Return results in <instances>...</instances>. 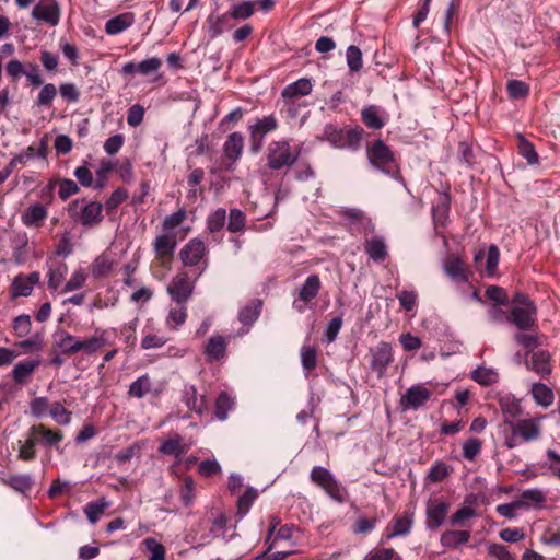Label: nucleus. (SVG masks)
I'll use <instances>...</instances> for the list:
<instances>
[{
	"label": "nucleus",
	"mask_w": 560,
	"mask_h": 560,
	"mask_svg": "<svg viewBox=\"0 0 560 560\" xmlns=\"http://www.w3.org/2000/svg\"><path fill=\"white\" fill-rule=\"evenodd\" d=\"M443 271L455 283H469L470 270L458 256H450L443 262Z\"/></svg>",
	"instance_id": "nucleus-19"
},
{
	"label": "nucleus",
	"mask_w": 560,
	"mask_h": 560,
	"mask_svg": "<svg viewBox=\"0 0 560 560\" xmlns=\"http://www.w3.org/2000/svg\"><path fill=\"white\" fill-rule=\"evenodd\" d=\"M506 91L510 98L521 100L529 94V86L524 81L512 79L508 81Z\"/></svg>",
	"instance_id": "nucleus-59"
},
{
	"label": "nucleus",
	"mask_w": 560,
	"mask_h": 560,
	"mask_svg": "<svg viewBox=\"0 0 560 560\" xmlns=\"http://www.w3.org/2000/svg\"><path fill=\"white\" fill-rule=\"evenodd\" d=\"M207 247L199 238H192L179 252V258L185 266L195 267L202 265L197 278H199L208 268Z\"/></svg>",
	"instance_id": "nucleus-11"
},
{
	"label": "nucleus",
	"mask_w": 560,
	"mask_h": 560,
	"mask_svg": "<svg viewBox=\"0 0 560 560\" xmlns=\"http://www.w3.org/2000/svg\"><path fill=\"white\" fill-rule=\"evenodd\" d=\"M34 483V479L31 475H14L11 476L8 480V485L14 489L15 491L25 493L26 491L31 490L32 486Z\"/></svg>",
	"instance_id": "nucleus-64"
},
{
	"label": "nucleus",
	"mask_w": 560,
	"mask_h": 560,
	"mask_svg": "<svg viewBox=\"0 0 560 560\" xmlns=\"http://www.w3.org/2000/svg\"><path fill=\"white\" fill-rule=\"evenodd\" d=\"M346 60L349 71L354 73L363 68L362 51L355 45L348 46L346 50Z\"/></svg>",
	"instance_id": "nucleus-50"
},
{
	"label": "nucleus",
	"mask_w": 560,
	"mask_h": 560,
	"mask_svg": "<svg viewBox=\"0 0 560 560\" xmlns=\"http://www.w3.org/2000/svg\"><path fill=\"white\" fill-rule=\"evenodd\" d=\"M313 91L312 80L308 78H301L288 84L281 92V96L285 102L291 100L307 96Z\"/></svg>",
	"instance_id": "nucleus-30"
},
{
	"label": "nucleus",
	"mask_w": 560,
	"mask_h": 560,
	"mask_svg": "<svg viewBox=\"0 0 560 560\" xmlns=\"http://www.w3.org/2000/svg\"><path fill=\"white\" fill-rule=\"evenodd\" d=\"M514 339L517 345L525 349L527 352H533L536 348L541 346L540 336L533 331L518 330L515 334Z\"/></svg>",
	"instance_id": "nucleus-46"
},
{
	"label": "nucleus",
	"mask_w": 560,
	"mask_h": 560,
	"mask_svg": "<svg viewBox=\"0 0 560 560\" xmlns=\"http://www.w3.org/2000/svg\"><path fill=\"white\" fill-rule=\"evenodd\" d=\"M25 441L19 440V455L18 457L22 460L30 462L36 457V438H31L28 434Z\"/></svg>",
	"instance_id": "nucleus-56"
},
{
	"label": "nucleus",
	"mask_w": 560,
	"mask_h": 560,
	"mask_svg": "<svg viewBox=\"0 0 560 560\" xmlns=\"http://www.w3.org/2000/svg\"><path fill=\"white\" fill-rule=\"evenodd\" d=\"M310 480L324 491L334 502L345 504L349 500V491L338 478L326 467L316 465L310 471Z\"/></svg>",
	"instance_id": "nucleus-5"
},
{
	"label": "nucleus",
	"mask_w": 560,
	"mask_h": 560,
	"mask_svg": "<svg viewBox=\"0 0 560 560\" xmlns=\"http://www.w3.org/2000/svg\"><path fill=\"white\" fill-rule=\"evenodd\" d=\"M451 194L448 190L439 192L438 203L432 205L431 214L435 228H445L450 220Z\"/></svg>",
	"instance_id": "nucleus-23"
},
{
	"label": "nucleus",
	"mask_w": 560,
	"mask_h": 560,
	"mask_svg": "<svg viewBox=\"0 0 560 560\" xmlns=\"http://www.w3.org/2000/svg\"><path fill=\"white\" fill-rule=\"evenodd\" d=\"M372 360L370 363L371 370L377 374L378 377L385 375L387 368L393 362L392 345L386 341H381L375 348L370 350Z\"/></svg>",
	"instance_id": "nucleus-15"
},
{
	"label": "nucleus",
	"mask_w": 560,
	"mask_h": 560,
	"mask_svg": "<svg viewBox=\"0 0 560 560\" xmlns=\"http://www.w3.org/2000/svg\"><path fill=\"white\" fill-rule=\"evenodd\" d=\"M28 436L36 438L37 444L45 447H58L63 439L61 431L48 429L44 424L32 425L28 430Z\"/></svg>",
	"instance_id": "nucleus-24"
},
{
	"label": "nucleus",
	"mask_w": 560,
	"mask_h": 560,
	"mask_svg": "<svg viewBox=\"0 0 560 560\" xmlns=\"http://www.w3.org/2000/svg\"><path fill=\"white\" fill-rule=\"evenodd\" d=\"M135 23L132 13H122L109 19L105 24V32L108 35H118Z\"/></svg>",
	"instance_id": "nucleus-40"
},
{
	"label": "nucleus",
	"mask_w": 560,
	"mask_h": 560,
	"mask_svg": "<svg viewBox=\"0 0 560 560\" xmlns=\"http://www.w3.org/2000/svg\"><path fill=\"white\" fill-rule=\"evenodd\" d=\"M106 330H102L100 336H92L85 340H79L72 334L58 329L52 334L54 349L66 357L73 355L83 351L86 355H92L106 345L104 335Z\"/></svg>",
	"instance_id": "nucleus-3"
},
{
	"label": "nucleus",
	"mask_w": 560,
	"mask_h": 560,
	"mask_svg": "<svg viewBox=\"0 0 560 560\" xmlns=\"http://www.w3.org/2000/svg\"><path fill=\"white\" fill-rule=\"evenodd\" d=\"M364 250L369 258L376 264L385 261L388 256L387 245L383 236L365 238Z\"/></svg>",
	"instance_id": "nucleus-29"
},
{
	"label": "nucleus",
	"mask_w": 560,
	"mask_h": 560,
	"mask_svg": "<svg viewBox=\"0 0 560 560\" xmlns=\"http://www.w3.org/2000/svg\"><path fill=\"white\" fill-rule=\"evenodd\" d=\"M151 380L148 374L139 376L129 386L128 394L135 398H142L151 390Z\"/></svg>",
	"instance_id": "nucleus-48"
},
{
	"label": "nucleus",
	"mask_w": 560,
	"mask_h": 560,
	"mask_svg": "<svg viewBox=\"0 0 560 560\" xmlns=\"http://www.w3.org/2000/svg\"><path fill=\"white\" fill-rule=\"evenodd\" d=\"M516 138L518 154L527 161L528 165H537L539 156L534 143L522 133H517Z\"/></svg>",
	"instance_id": "nucleus-42"
},
{
	"label": "nucleus",
	"mask_w": 560,
	"mask_h": 560,
	"mask_svg": "<svg viewBox=\"0 0 560 560\" xmlns=\"http://www.w3.org/2000/svg\"><path fill=\"white\" fill-rule=\"evenodd\" d=\"M320 290V279L317 275L308 276L302 283L299 295L294 299L292 306L299 313H304L306 304L311 303Z\"/></svg>",
	"instance_id": "nucleus-14"
},
{
	"label": "nucleus",
	"mask_w": 560,
	"mask_h": 560,
	"mask_svg": "<svg viewBox=\"0 0 560 560\" xmlns=\"http://www.w3.org/2000/svg\"><path fill=\"white\" fill-rule=\"evenodd\" d=\"M451 504L443 498H430L425 502V529L438 530L446 521Z\"/></svg>",
	"instance_id": "nucleus-12"
},
{
	"label": "nucleus",
	"mask_w": 560,
	"mask_h": 560,
	"mask_svg": "<svg viewBox=\"0 0 560 560\" xmlns=\"http://www.w3.org/2000/svg\"><path fill=\"white\" fill-rule=\"evenodd\" d=\"M452 467L442 460L435 462L428 471L427 479L430 482L443 481L451 472Z\"/></svg>",
	"instance_id": "nucleus-52"
},
{
	"label": "nucleus",
	"mask_w": 560,
	"mask_h": 560,
	"mask_svg": "<svg viewBox=\"0 0 560 560\" xmlns=\"http://www.w3.org/2000/svg\"><path fill=\"white\" fill-rule=\"evenodd\" d=\"M39 364V359H26L18 362L11 371L13 381L18 384H24Z\"/></svg>",
	"instance_id": "nucleus-37"
},
{
	"label": "nucleus",
	"mask_w": 560,
	"mask_h": 560,
	"mask_svg": "<svg viewBox=\"0 0 560 560\" xmlns=\"http://www.w3.org/2000/svg\"><path fill=\"white\" fill-rule=\"evenodd\" d=\"M49 399L46 396H39L30 401L31 415L37 419H42L49 415Z\"/></svg>",
	"instance_id": "nucleus-58"
},
{
	"label": "nucleus",
	"mask_w": 560,
	"mask_h": 560,
	"mask_svg": "<svg viewBox=\"0 0 560 560\" xmlns=\"http://www.w3.org/2000/svg\"><path fill=\"white\" fill-rule=\"evenodd\" d=\"M233 406L234 399L225 392L220 393L215 400V417L221 421L225 420Z\"/></svg>",
	"instance_id": "nucleus-54"
},
{
	"label": "nucleus",
	"mask_w": 560,
	"mask_h": 560,
	"mask_svg": "<svg viewBox=\"0 0 560 560\" xmlns=\"http://www.w3.org/2000/svg\"><path fill=\"white\" fill-rule=\"evenodd\" d=\"M366 158L375 170L407 188V183L401 175L398 158L383 139H376L366 147Z\"/></svg>",
	"instance_id": "nucleus-1"
},
{
	"label": "nucleus",
	"mask_w": 560,
	"mask_h": 560,
	"mask_svg": "<svg viewBox=\"0 0 560 560\" xmlns=\"http://www.w3.org/2000/svg\"><path fill=\"white\" fill-rule=\"evenodd\" d=\"M243 136L240 132L230 135L223 145L225 165L230 166L236 162L242 155L243 151Z\"/></svg>",
	"instance_id": "nucleus-31"
},
{
	"label": "nucleus",
	"mask_w": 560,
	"mask_h": 560,
	"mask_svg": "<svg viewBox=\"0 0 560 560\" xmlns=\"http://www.w3.org/2000/svg\"><path fill=\"white\" fill-rule=\"evenodd\" d=\"M431 393L423 385H413L409 387L400 398L402 410H417L425 405L430 399Z\"/></svg>",
	"instance_id": "nucleus-18"
},
{
	"label": "nucleus",
	"mask_w": 560,
	"mask_h": 560,
	"mask_svg": "<svg viewBox=\"0 0 560 560\" xmlns=\"http://www.w3.org/2000/svg\"><path fill=\"white\" fill-rule=\"evenodd\" d=\"M179 305V307L170 308L165 319L166 326L172 330H177L186 323L187 319V308L184 306V304Z\"/></svg>",
	"instance_id": "nucleus-47"
},
{
	"label": "nucleus",
	"mask_w": 560,
	"mask_h": 560,
	"mask_svg": "<svg viewBox=\"0 0 560 560\" xmlns=\"http://www.w3.org/2000/svg\"><path fill=\"white\" fill-rule=\"evenodd\" d=\"M32 18L56 26L60 21V7L56 0H39L32 10Z\"/></svg>",
	"instance_id": "nucleus-16"
},
{
	"label": "nucleus",
	"mask_w": 560,
	"mask_h": 560,
	"mask_svg": "<svg viewBox=\"0 0 560 560\" xmlns=\"http://www.w3.org/2000/svg\"><path fill=\"white\" fill-rule=\"evenodd\" d=\"M49 416L59 425H68L72 419L71 411L65 408L60 401H55L51 404Z\"/></svg>",
	"instance_id": "nucleus-51"
},
{
	"label": "nucleus",
	"mask_w": 560,
	"mask_h": 560,
	"mask_svg": "<svg viewBox=\"0 0 560 560\" xmlns=\"http://www.w3.org/2000/svg\"><path fill=\"white\" fill-rule=\"evenodd\" d=\"M11 243L14 245L13 247V259L15 264L22 265L25 262L27 246H28V236L25 231H14L11 238Z\"/></svg>",
	"instance_id": "nucleus-38"
},
{
	"label": "nucleus",
	"mask_w": 560,
	"mask_h": 560,
	"mask_svg": "<svg viewBox=\"0 0 560 560\" xmlns=\"http://www.w3.org/2000/svg\"><path fill=\"white\" fill-rule=\"evenodd\" d=\"M530 393L533 395L535 402L541 407L547 408L553 404V392L548 385L544 383H534L532 385Z\"/></svg>",
	"instance_id": "nucleus-43"
},
{
	"label": "nucleus",
	"mask_w": 560,
	"mask_h": 560,
	"mask_svg": "<svg viewBox=\"0 0 560 560\" xmlns=\"http://www.w3.org/2000/svg\"><path fill=\"white\" fill-rule=\"evenodd\" d=\"M102 209L103 205L101 202L82 198L71 201L68 212L73 221L85 228H91L97 225L103 220Z\"/></svg>",
	"instance_id": "nucleus-8"
},
{
	"label": "nucleus",
	"mask_w": 560,
	"mask_h": 560,
	"mask_svg": "<svg viewBox=\"0 0 560 560\" xmlns=\"http://www.w3.org/2000/svg\"><path fill=\"white\" fill-rule=\"evenodd\" d=\"M363 125L372 130H381L388 121V114L378 105H365L360 113Z\"/></svg>",
	"instance_id": "nucleus-20"
},
{
	"label": "nucleus",
	"mask_w": 560,
	"mask_h": 560,
	"mask_svg": "<svg viewBox=\"0 0 560 560\" xmlns=\"http://www.w3.org/2000/svg\"><path fill=\"white\" fill-rule=\"evenodd\" d=\"M107 506L108 503L104 499L92 501L84 506V514L91 524H95Z\"/></svg>",
	"instance_id": "nucleus-53"
},
{
	"label": "nucleus",
	"mask_w": 560,
	"mask_h": 560,
	"mask_svg": "<svg viewBox=\"0 0 560 560\" xmlns=\"http://www.w3.org/2000/svg\"><path fill=\"white\" fill-rule=\"evenodd\" d=\"M240 20H245V1L235 3L224 14H210L207 19L210 37L215 38L224 32L232 30Z\"/></svg>",
	"instance_id": "nucleus-9"
},
{
	"label": "nucleus",
	"mask_w": 560,
	"mask_h": 560,
	"mask_svg": "<svg viewBox=\"0 0 560 560\" xmlns=\"http://www.w3.org/2000/svg\"><path fill=\"white\" fill-rule=\"evenodd\" d=\"M470 539V532L468 530H445L441 534L440 542L444 548L456 549L465 545Z\"/></svg>",
	"instance_id": "nucleus-39"
},
{
	"label": "nucleus",
	"mask_w": 560,
	"mask_h": 560,
	"mask_svg": "<svg viewBox=\"0 0 560 560\" xmlns=\"http://www.w3.org/2000/svg\"><path fill=\"white\" fill-rule=\"evenodd\" d=\"M486 256V270L488 276H493L497 271L499 260H500V250L497 245L491 244L488 247L487 253L483 250H479L475 254V261L478 262L481 258Z\"/></svg>",
	"instance_id": "nucleus-44"
},
{
	"label": "nucleus",
	"mask_w": 560,
	"mask_h": 560,
	"mask_svg": "<svg viewBox=\"0 0 560 560\" xmlns=\"http://www.w3.org/2000/svg\"><path fill=\"white\" fill-rule=\"evenodd\" d=\"M176 246V235L164 231L153 242V250L161 260L172 258Z\"/></svg>",
	"instance_id": "nucleus-28"
},
{
	"label": "nucleus",
	"mask_w": 560,
	"mask_h": 560,
	"mask_svg": "<svg viewBox=\"0 0 560 560\" xmlns=\"http://www.w3.org/2000/svg\"><path fill=\"white\" fill-rule=\"evenodd\" d=\"M226 222V211L223 208H218L210 213L207 218V229L210 233L219 232L223 229Z\"/></svg>",
	"instance_id": "nucleus-60"
},
{
	"label": "nucleus",
	"mask_w": 560,
	"mask_h": 560,
	"mask_svg": "<svg viewBox=\"0 0 560 560\" xmlns=\"http://www.w3.org/2000/svg\"><path fill=\"white\" fill-rule=\"evenodd\" d=\"M508 427L511 433L505 436L503 442L508 450L515 448L523 443L537 441L541 436L540 418L517 419Z\"/></svg>",
	"instance_id": "nucleus-6"
},
{
	"label": "nucleus",
	"mask_w": 560,
	"mask_h": 560,
	"mask_svg": "<svg viewBox=\"0 0 560 560\" xmlns=\"http://www.w3.org/2000/svg\"><path fill=\"white\" fill-rule=\"evenodd\" d=\"M194 287L185 276H176L167 287L171 299L177 304H185L192 295Z\"/></svg>",
	"instance_id": "nucleus-26"
},
{
	"label": "nucleus",
	"mask_w": 560,
	"mask_h": 560,
	"mask_svg": "<svg viewBox=\"0 0 560 560\" xmlns=\"http://www.w3.org/2000/svg\"><path fill=\"white\" fill-rule=\"evenodd\" d=\"M182 400L189 410L196 413H202L206 409V397L199 395L194 385H184Z\"/></svg>",
	"instance_id": "nucleus-34"
},
{
	"label": "nucleus",
	"mask_w": 560,
	"mask_h": 560,
	"mask_svg": "<svg viewBox=\"0 0 560 560\" xmlns=\"http://www.w3.org/2000/svg\"><path fill=\"white\" fill-rule=\"evenodd\" d=\"M229 337L212 335L202 347V353L208 363L220 362L226 357Z\"/></svg>",
	"instance_id": "nucleus-17"
},
{
	"label": "nucleus",
	"mask_w": 560,
	"mask_h": 560,
	"mask_svg": "<svg viewBox=\"0 0 560 560\" xmlns=\"http://www.w3.org/2000/svg\"><path fill=\"white\" fill-rule=\"evenodd\" d=\"M57 95V88L52 83H43L42 90L36 98V105L39 107L49 108L52 101Z\"/></svg>",
	"instance_id": "nucleus-61"
},
{
	"label": "nucleus",
	"mask_w": 560,
	"mask_h": 560,
	"mask_svg": "<svg viewBox=\"0 0 560 560\" xmlns=\"http://www.w3.org/2000/svg\"><path fill=\"white\" fill-rule=\"evenodd\" d=\"M517 509H529L528 502L524 500H514L510 503L500 504L495 508L497 513L509 520H513L517 517L516 510Z\"/></svg>",
	"instance_id": "nucleus-49"
},
{
	"label": "nucleus",
	"mask_w": 560,
	"mask_h": 560,
	"mask_svg": "<svg viewBox=\"0 0 560 560\" xmlns=\"http://www.w3.org/2000/svg\"><path fill=\"white\" fill-rule=\"evenodd\" d=\"M498 404L503 417V422L506 425L517 420L523 413L521 400L510 393L500 394L498 397Z\"/></svg>",
	"instance_id": "nucleus-22"
},
{
	"label": "nucleus",
	"mask_w": 560,
	"mask_h": 560,
	"mask_svg": "<svg viewBox=\"0 0 560 560\" xmlns=\"http://www.w3.org/2000/svg\"><path fill=\"white\" fill-rule=\"evenodd\" d=\"M39 279L40 275L38 271H33L28 275H18L11 284V295L13 298L31 295Z\"/></svg>",
	"instance_id": "nucleus-25"
},
{
	"label": "nucleus",
	"mask_w": 560,
	"mask_h": 560,
	"mask_svg": "<svg viewBox=\"0 0 560 560\" xmlns=\"http://www.w3.org/2000/svg\"><path fill=\"white\" fill-rule=\"evenodd\" d=\"M509 323L517 330L534 331L537 326L538 307L526 293L517 291L511 299Z\"/></svg>",
	"instance_id": "nucleus-4"
},
{
	"label": "nucleus",
	"mask_w": 560,
	"mask_h": 560,
	"mask_svg": "<svg viewBox=\"0 0 560 560\" xmlns=\"http://www.w3.org/2000/svg\"><path fill=\"white\" fill-rule=\"evenodd\" d=\"M145 549L149 551V560H165V547L153 537H148L142 541Z\"/></svg>",
	"instance_id": "nucleus-62"
},
{
	"label": "nucleus",
	"mask_w": 560,
	"mask_h": 560,
	"mask_svg": "<svg viewBox=\"0 0 560 560\" xmlns=\"http://www.w3.org/2000/svg\"><path fill=\"white\" fill-rule=\"evenodd\" d=\"M363 560H402L394 548L375 547L369 551Z\"/></svg>",
	"instance_id": "nucleus-55"
},
{
	"label": "nucleus",
	"mask_w": 560,
	"mask_h": 560,
	"mask_svg": "<svg viewBox=\"0 0 560 560\" xmlns=\"http://www.w3.org/2000/svg\"><path fill=\"white\" fill-rule=\"evenodd\" d=\"M159 452L167 456L180 458L188 452V446L184 443V439L179 434H174L161 443Z\"/></svg>",
	"instance_id": "nucleus-36"
},
{
	"label": "nucleus",
	"mask_w": 560,
	"mask_h": 560,
	"mask_svg": "<svg viewBox=\"0 0 560 560\" xmlns=\"http://www.w3.org/2000/svg\"><path fill=\"white\" fill-rule=\"evenodd\" d=\"M278 120L273 115L264 116L258 118L252 126L248 127L250 132V151L258 153L265 142V137L277 129Z\"/></svg>",
	"instance_id": "nucleus-13"
},
{
	"label": "nucleus",
	"mask_w": 560,
	"mask_h": 560,
	"mask_svg": "<svg viewBox=\"0 0 560 560\" xmlns=\"http://www.w3.org/2000/svg\"><path fill=\"white\" fill-rule=\"evenodd\" d=\"M161 67L162 60L159 57H151L140 62L129 61L124 63L120 73L126 77L133 75L135 73L147 77L158 73Z\"/></svg>",
	"instance_id": "nucleus-21"
},
{
	"label": "nucleus",
	"mask_w": 560,
	"mask_h": 560,
	"mask_svg": "<svg viewBox=\"0 0 560 560\" xmlns=\"http://www.w3.org/2000/svg\"><path fill=\"white\" fill-rule=\"evenodd\" d=\"M186 215L187 212L183 208L166 215L162 223V231L175 234L174 230L182 224V222L186 219Z\"/></svg>",
	"instance_id": "nucleus-57"
},
{
	"label": "nucleus",
	"mask_w": 560,
	"mask_h": 560,
	"mask_svg": "<svg viewBox=\"0 0 560 560\" xmlns=\"http://www.w3.org/2000/svg\"><path fill=\"white\" fill-rule=\"evenodd\" d=\"M364 135V129L359 125L341 127L335 122H327L317 139L328 142L334 149L357 152L362 145Z\"/></svg>",
	"instance_id": "nucleus-2"
},
{
	"label": "nucleus",
	"mask_w": 560,
	"mask_h": 560,
	"mask_svg": "<svg viewBox=\"0 0 560 560\" xmlns=\"http://www.w3.org/2000/svg\"><path fill=\"white\" fill-rule=\"evenodd\" d=\"M300 355L304 377L308 381H314V378L317 377V374L314 373L317 366V351L315 347L303 345Z\"/></svg>",
	"instance_id": "nucleus-33"
},
{
	"label": "nucleus",
	"mask_w": 560,
	"mask_h": 560,
	"mask_svg": "<svg viewBox=\"0 0 560 560\" xmlns=\"http://www.w3.org/2000/svg\"><path fill=\"white\" fill-rule=\"evenodd\" d=\"M48 143L45 138L40 139L38 145H30L21 153L15 154L9 162L10 166L14 167L19 164H25L30 160L38 159L46 160L47 158Z\"/></svg>",
	"instance_id": "nucleus-27"
},
{
	"label": "nucleus",
	"mask_w": 560,
	"mask_h": 560,
	"mask_svg": "<svg viewBox=\"0 0 560 560\" xmlns=\"http://www.w3.org/2000/svg\"><path fill=\"white\" fill-rule=\"evenodd\" d=\"M113 264L106 255H101L91 265V272L94 278H102L112 271Z\"/></svg>",
	"instance_id": "nucleus-63"
},
{
	"label": "nucleus",
	"mask_w": 560,
	"mask_h": 560,
	"mask_svg": "<svg viewBox=\"0 0 560 560\" xmlns=\"http://www.w3.org/2000/svg\"><path fill=\"white\" fill-rule=\"evenodd\" d=\"M415 509L408 508L401 514L393 516L392 521L384 528L381 544H385L397 537L408 536L415 524Z\"/></svg>",
	"instance_id": "nucleus-10"
},
{
	"label": "nucleus",
	"mask_w": 560,
	"mask_h": 560,
	"mask_svg": "<svg viewBox=\"0 0 560 560\" xmlns=\"http://www.w3.org/2000/svg\"><path fill=\"white\" fill-rule=\"evenodd\" d=\"M471 378L481 386H491L499 382V373L493 368L478 366L471 372Z\"/></svg>",
	"instance_id": "nucleus-45"
},
{
	"label": "nucleus",
	"mask_w": 560,
	"mask_h": 560,
	"mask_svg": "<svg viewBox=\"0 0 560 560\" xmlns=\"http://www.w3.org/2000/svg\"><path fill=\"white\" fill-rule=\"evenodd\" d=\"M47 209L39 202L32 203L21 215L22 223L27 228H37L47 218Z\"/></svg>",
	"instance_id": "nucleus-35"
},
{
	"label": "nucleus",
	"mask_w": 560,
	"mask_h": 560,
	"mask_svg": "<svg viewBox=\"0 0 560 560\" xmlns=\"http://www.w3.org/2000/svg\"><path fill=\"white\" fill-rule=\"evenodd\" d=\"M550 359V353L547 350L533 351L530 361L526 362V366L539 376L546 377L551 373Z\"/></svg>",
	"instance_id": "nucleus-32"
},
{
	"label": "nucleus",
	"mask_w": 560,
	"mask_h": 560,
	"mask_svg": "<svg viewBox=\"0 0 560 560\" xmlns=\"http://www.w3.org/2000/svg\"><path fill=\"white\" fill-rule=\"evenodd\" d=\"M301 155V147L292 148L289 140L271 141L267 148V167L280 171L293 166Z\"/></svg>",
	"instance_id": "nucleus-7"
},
{
	"label": "nucleus",
	"mask_w": 560,
	"mask_h": 560,
	"mask_svg": "<svg viewBox=\"0 0 560 560\" xmlns=\"http://www.w3.org/2000/svg\"><path fill=\"white\" fill-rule=\"evenodd\" d=\"M68 273V266L63 261H51L48 265V288L50 290H57L63 282L66 275Z\"/></svg>",
	"instance_id": "nucleus-41"
}]
</instances>
